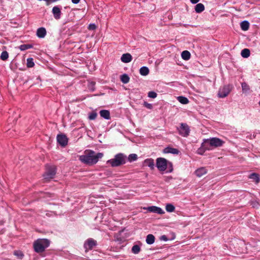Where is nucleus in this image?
<instances>
[{"instance_id": "f257e3e1", "label": "nucleus", "mask_w": 260, "mask_h": 260, "mask_svg": "<svg viewBox=\"0 0 260 260\" xmlns=\"http://www.w3.org/2000/svg\"><path fill=\"white\" fill-rule=\"evenodd\" d=\"M103 155V153H96L93 150H86L84 155L79 156V160L85 164L91 166L96 164Z\"/></svg>"}, {"instance_id": "f03ea898", "label": "nucleus", "mask_w": 260, "mask_h": 260, "mask_svg": "<svg viewBox=\"0 0 260 260\" xmlns=\"http://www.w3.org/2000/svg\"><path fill=\"white\" fill-rule=\"evenodd\" d=\"M127 156L122 153H119L114 156V158L107 160V164H110L112 167H117L126 163Z\"/></svg>"}, {"instance_id": "7ed1b4c3", "label": "nucleus", "mask_w": 260, "mask_h": 260, "mask_svg": "<svg viewBox=\"0 0 260 260\" xmlns=\"http://www.w3.org/2000/svg\"><path fill=\"white\" fill-rule=\"evenodd\" d=\"M50 244V242L46 239H38L34 243V248L37 253L43 252Z\"/></svg>"}, {"instance_id": "20e7f679", "label": "nucleus", "mask_w": 260, "mask_h": 260, "mask_svg": "<svg viewBox=\"0 0 260 260\" xmlns=\"http://www.w3.org/2000/svg\"><path fill=\"white\" fill-rule=\"evenodd\" d=\"M204 140L206 142L208 147L210 148V150L212 149V147H220L223 143V142L221 139L215 137L204 139Z\"/></svg>"}, {"instance_id": "39448f33", "label": "nucleus", "mask_w": 260, "mask_h": 260, "mask_svg": "<svg viewBox=\"0 0 260 260\" xmlns=\"http://www.w3.org/2000/svg\"><path fill=\"white\" fill-rule=\"evenodd\" d=\"M56 169L54 166L47 165L46 166V171L44 174V179L46 180H50L52 179L56 174Z\"/></svg>"}, {"instance_id": "423d86ee", "label": "nucleus", "mask_w": 260, "mask_h": 260, "mask_svg": "<svg viewBox=\"0 0 260 260\" xmlns=\"http://www.w3.org/2000/svg\"><path fill=\"white\" fill-rule=\"evenodd\" d=\"M180 135L183 137H187L190 133L189 126L185 123H181L179 127L177 128Z\"/></svg>"}, {"instance_id": "0eeeda50", "label": "nucleus", "mask_w": 260, "mask_h": 260, "mask_svg": "<svg viewBox=\"0 0 260 260\" xmlns=\"http://www.w3.org/2000/svg\"><path fill=\"white\" fill-rule=\"evenodd\" d=\"M168 165V161L166 159L159 157L156 159V167L160 171H164L166 170Z\"/></svg>"}, {"instance_id": "6e6552de", "label": "nucleus", "mask_w": 260, "mask_h": 260, "mask_svg": "<svg viewBox=\"0 0 260 260\" xmlns=\"http://www.w3.org/2000/svg\"><path fill=\"white\" fill-rule=\"evenodd\" d=\"M96 244V241L92 238L88 239L84 244V248L85 249V251L87 252L89 250H91Z\"/></svg>"}, {"instance_id": "1a4fd4ad", "label": "nucleus", "mask_w": 260, "mask_h": 260, "mask_svg": "<svg viewBox=\"0 0 260 260\" xmlns=\"http://www.w3.org/2000/svg\"><path fill=\"white\" fill-rule=\"evenodd\" d=\"M231 91V88L230 85H225L222 88H220L218 92V96L219 98H223L228 96Z\"/></svg>"}, {"instance_id": "9d476101", "label": "nucleus", "mask_w": 260, "mask_h": 260, "mask_svg": "<svg viewBox=\"0 0 260 260\" xmlns=\"http://www.w3.org/2000/svg\"><path fill=\"white\" fill-rule=\"evenodd\" d=\"M57 142L62 147H65L68 144V139L64 134H59L57 136Z\"/></svg>"}, {"instance_id": "9b49d317", "label": "nucleus", "mask_w": 260, "mask_h": 260, "mask_svg": "<svg viewBox=\"0 0 260 260\" xmlns=\"http://www.w3.org/2000/svg\"><path fill=\"white\" fill-rule=\"evenodd\" d=\"M146 209L150 212L156 213L159 214H163L165 213L164 211L161 208L156 206H150L147 207Z\"/></svg>"}, {"instance_id": "f8f14e48", "label": "nucleus", "mask_w": 260, "mask_h": 260, "mask_svg": "<svg viewBox=\"0 0 260 260\" xmlns=\"http://www.w3.org/2000/svg\"><path fill=\"white\" fill-rule=\"evenodd\" d=\"M206 150H210V148L208 147L206 142L203 140V142L201 144V146L197 150V153L203 155Z\"/></svg>"}, {"instance_id": "ddd939ff", "label": "nucleus", "mask_w": 260, "mask_h": 260, "mask_svg": "<svg viewBox=\"0 0 260 260\" xmlns=\"http://www.w3.org/2000/svg\"><path fill=\"white\" fill-rule=\"evenodd\" d=\"M52 13L55 19L58 20L60 18L61 11L58 6H55L53 8Z\"/></svg>"}, {"instance_id": "4468645a", "label": "nucleus", "mask_w": 260, "mask_h": 260, "mask_svg": "<svg viewBox=\"0 0 260 260\" xmlns=\"http://www.w3.org/2000/svg\"><path fill=\"white\" fill-rule=\"evenodd\" d=\"M132 60V56L129 53L123 54L121 57V60L124 63H128Z\"/></svg>"}, {"instance_id": "2eb2a0df", "label": "nucleus", "mask_w": 260, "mask_h": 260, "mask_svg": "<svg viewBox=\"0 0 260 260\" xmlns=\"http://www.w3.org/2000/svg\"><path fill=\"white\" fill-rule=\"evenodd\" d=\"M164 152L165 153H172L174 154H178L179 152L177 149L168 147L164 149Z\"/></svg>"}, {"instance_id": "dca6fc26", "label": "nucleus", "mask_w": 260, "mask_h": 260, "mask_svg": "<svg viewBox=\"0 0 260 260\" xmlns=\"http://www.w3.org/2000/svg\"><path fill=\"white\" fill-rule=\"evenodd\" d=\"M46 35V30L44 27H40L37 29V35L40 38H43Z\"/></svg>"}, {"instance_id": "f3484780", "label": "nucleus", "mask_w": 260, "mask_h": 260, "mask_svg": "<svg viewBox=\"0 0 260 260\" xmlns=\"http://www.w3.org/2000/svg\"><path fill=\"white\" fill-rule=\"evenodd\" d=\"M207 172V169L204 167H202L197 169L195 172V174L198 177H201L206 174Z\"/></svg>"}, {"instance_id": "a211bd4d", "label": "nucleus", "mask_w": 260, "mask_h": 260, "mask_svg": "<svg viewBox=\"0 0 260 260\" xmlns=\"http://www.w3.org/2000/svg\"><path fill=\"white\" fill-rule=\"evenodd\" d=\"M144 166H148L153 169L154 166V160L152 158H148L144 161Z\"/></svg>"}, {"instance_id": "6ab92c4d", "label": "nucleus", "mask_w": 260, "mask_h": 260, "mask_svg": "<svg viewBox=\"0 0 260 260\" xmlns=\"http://www.w3.org/2000/svg\"><path fill=\"white\" fill-rule=\"evenodd\" d=\"M100 115L102 117L105 119L109 120L110 119V114L108 110H102L100 112Z\"/></svg>"}, {"instance_id": "aec40b11", "label": "nucleus", "mask_w": 260, "mask_h": 260, "mask_svg": "<svg viewBox=\"0 0 260 260\" xmlns=\"http://www.w3.org/2000/svg\"><path fill=\"white\" fill-rule=\"evenodd\" d=\"M155 237L152 234H149L146 237V242L147 244L151 245L154 243Z\"/></svg>"}, {"instance_id": "412c9836", "label": "nucleus", "mask_w": 260, "mask_h": 260, "mask_svg": "<svg viewBox=\"0 0 260 260\" xmlns=\"http://www.w3.org/2000/svg\"><path fill=\"white\" fill-rule=\"evenodd\" d=\"M194 9L197 13H200L202 12L205 10V7L203 4L199 3L195 6Z\"/></svg>"}, {"instance_id": "4be33fe9", "label": "nucleus", "mask_w": 260, "mask_h": 260, "mask_svg": "<svg viewBox=\"0 0 260 260\" xmlns=\"http://www.w3.org/2000/svg\"><path fill=\"white\" fill-rule=\"evenodd\" d=\"M240 26L243 30L246 31L248 30L249 27V23L248 21L244 20L241 23Z\"/></svg>"}, {"instance_id": "5701e85b", "label": "nucleus", "mask_w": 260, "mask_h": 260, "mask_svg": "<svg viewBox=\"0 0 260 260\" xmlns=\"http://www.w3.org/2000/svg\"><path fill=\"white\" fill-rule=\"evenodd\" d=\"M149 73V70L147 67H142L140 69V74L142 76H146Z\"/></svg>"}, {"instance_id": "b1692460", "label": "nucleus", "mask_w": 260, "mask_h": 260, "mask_svg": "<svg viewBox=\"0 0 260 260\" xmlns=\"http://www.w3.org/2000/svg\"><path fill=\"white\" fill-rule=\"evenodd\" d=\"M182 58L185 60H188L190 58V53L187 50L183 51L181 53Z\"/></svg>"}, {"instance_id": "393cba45", "label": "nucleus", "mask_w": 260, "mask_h": 260, "mask_svg": "<svg viewBox=\"0 0 260 260\" xmlns=\"http://www.w3.org/2000/svg\"><path fill=\"white\" fill-rule=\"evenodd\" d=\"M249 178L253 179L256 183H258L259 182V177L258 174L253 173L249 175Z\"/></svg>"}, {"instance_id": "a878e982", "label": "nucleus", "mask_w": 260, "mask_h": 260, "mask_svg": "<svg viewBox=\"0 0 260 260\" xmlns=\"http://www.w3.org/2000/svg\"><path fill=\"white\" fill-rule=\"evenodd\" d=\"M250 52L248 49L245 48L241 51V55L244 58H247L250 56Z\"/></svg>"}, {"instance_id": "bb28decb", "label": "nucleus", "mask_w": 260, "mask_h": 260, "mask_svg": "<svg viewBox=\"0 0 260 260\" xmlns=\"http://www.w3.org/2000/svg\"><path fill=\"white\" fill-rule=\"evenodd\" d=\"M178 101L182 104H187L189 103L188 99L183 96H179L177 97Z\"/></svg>"}, {"instance_id": "cd10ccee", "label": "nucleus", "mask_w": 260, "mask_h": 260, "mask_svg": "<svg viewBox=\"0 0 260 260\" xmlns=\"http://www.w3.org/2000/svg\"><path fill=\"white\" fill-rule=\"evenodd\" d=\"M120 80L123 83L126 84L129 81V77L126 74H124L121 76Z\"/></svg>"}, {"instance_id": "c85d7f7f", "label": "nucleus", "mask_w": 260, "mask_h": 260, "mask_svg": "<svg viewBox=\"0 0 260 260\" xmlns=\"http://www.w3.org/2000/svg\"><path fill=\"white\" fill-rule=\"evenodd\" d=\"M127 158L129 162H132L138 159V156L136 154L132 153L129 154Z\"/></svg>"}, {"instance_id": "c756f323", "label": "nucleus", "mask_w": 260, "mask_h": 260, "mask_svg": "<svg viewBox=\"0 0 260 260\" xmlns=\"http://www.w3.org/2000/svg\"><path fill=\"white\" fill-rule=\"evenodd\" d=\"M32 45L31 44H23L19 46V49L21 51H24L28 49L32 48Z\"/></svg>"}, {"instance_id": "7c9ffc66", "label": "nucleus", "mask_w": 260, "mask_h": 260, "mask_svg": "<svg viewBox=\"0 0 260 260\" xmlns=\"http://www.w3.org/2000/svg\"><path fill=\"white\" fill-rule=\"evenodd\" d=\"M175 207L171 204H167L166 206V210L168 212H172L175 210Z\"/></svg>"}, {"instance_id": "2f4dec72", "label": "nucleus", "mask_w": 260, "mask_h": 260, "mask_svg": "<svg viewBox=\"0 0 260 260\" xmlns=\"http://www.w3.org/2000/svg\"><path fill=\"white\" fill-rule=\"evenodd\" d=\"M140 247L138 245H135L132 248V251L134 254H138L140 251Z\"/></svg>"}, {"instance_id": "473e14b6", "label": "nucleus", "mask_w": 260, "mask_h": 260, "mask_svg": "<svg viewBox=\"0 0 260 260\" xmlns=\"http://www.w3.org/2000/svg\"><path fill=\"white\" fill-rule=\"evenodd\" d=\"M9 57V54L7 51H4L2 52L0 58L2 60H6Z\"/></svg>"}, {"instance_id": "72a5a7b5", "label": "nucleus", "mask_w": 260, "mask_h": 260, "mask_svg": "<svg viewBox=\"0 0 260 260\" xmlns=\"http://www.w3.org/2000/svg\"><path fill=\"white\" fill-rule=\"evenodd\" d=\"M26 61H27L26 66L28 68H32L34 66L35 63L34 62V60L32 58H28L27 59Z\"/></svg>"}, {"instance_id": "f704fd0d", "label": "nucleus", "mask_w": 260, "mask_h": 260, "mask_svg": "<svg viewBox=\"0 0 260 260\" xmlns=\"http://www.w3.org/2000/svg\"><path fill=\"white\" fill-rule=\"evenodd\" d=\"M241 86L243 92H247L250 89L249 86L245 82L241 84Z\"/></svg>"}, {"instance_id": "c9c22d12", "label": "nucleus", "mask_w": 260, "mask_h": 260, "mask_svg": "<svg viewBox=\"0 0 260 260\" xmlns=\"http://www.w3.org/2000/svg\"><path fill=\"white\" fill-rule=\"evenodd\" d=\"M15 255L17 256L19 258L21 259L23 258L24 255L20 251H15L14 252Z\"/></svg>"}, {"instance_id": "e433bc0d", "label": "nucleus", "mask_w": 260, "mask_h": 260, "mask_svg": "<svg viewBox=\"0 0 260 260\" xmlns=\"http://www.w3.org/2000/svg\"><path fill=\"white\" fill-rule=\"evenodd\" d=\"M97 116V113L95 112H91L88 116V118L90 120H94Z\"/></svg>"}, {"instance_id": "4c0bfd02", "label": "nucleus", "mask_w": 260, "mask_h": 260, "mask_svg": "<svg viewBox=\"0 0 260 260\" xmlns=\"http://www.w3.org/2000/svg\"><path fill=\"white\" fill-rule=\"evenodd\" d=\"M148 96L150 98L154 99L157 96V93L154 91H149L148 93Z\"/></svg>"}, {"instance_id": "58836bf2", "label": "nucleus", "mask_w": 260, "mask_h": 260, "mask_svg": "<svg viewBox=\"0 0 260 260\" xmlns=\"http://www.w3.org/2000/svg\"><path fill=\"white\" fill-rule=\"evenodd\" d=\"M144 106L149 109H152L153 108V106L151 104L148 103L146 102L144 103Z\"/></svg>"}, {"instance_id": "ea45409f", "label": "nucleus", "mask_w": 260, "mask_h": 260, "mask_svg": "<svg viewBox=\"0 0 260 260\" xmlns=\"http://www.w3.org/2000/svg\"><path fill=\"white\" fill-rule=\"evenodd\" d=\"M96 28V25L94 24H90L88 26V29L90 30H94Z\"/></svg>"}, {"instance_id": "a19ab883", "label": "nucleus", "mask_w": 260, "mask_h": 260, "mask_svg": "<svg viewBox=\"0 0 260 260\" xmlns=\"http://www.w3.org/2000/svg\"><path fill=\"white\" fill-rule=\"evenodd\" d=\"M160 239L165 241H168V239L166 235H162L160 237Z\"/></svg>"}, {"instance_id": "79ce46f5", "label": "nucleus", "mask_w": 260, "mask_h": 260, "mask_svg": "<svg viewBox=\"0 0 260 260\" xmlns=\"http://www.w3.org/2000/svg\"><path fill=\"white\" fill-rule=\"evenodd\" d=\"M94 85H95V82H90L88 86L89 88H93L94 86Z\"/></svg>"}, {"instance_id": "37998d69", "label": "nucleus", "mask_w": 260, "mask_h": 260, "mask_svg": "<svg viewBox=\"0 0 260 260\" xmlns=\"http://www.w3.org/2000/svg\"><path fill=\"white\" fill-rule=\"evenodd\" d=\"M72 1V2L74 4H78L80 0H71Z\"/></svg>"}, {"instance_id": "c03bdc74", "label": "nucleus", "mask_w": 260, "mask_h": 260, "mask_svg": "<svg viewBox=\"0 0 260 260\" xmlns=\"http://www.w3.org/2000/svg\"><path fill=\"white\" fill-rule=\"evenodd\" d=\"M190 1L192 4H197V3H198L200 0H190Z\"/></svg>"}, {"instance_id": "a18cd8bd", "label": "nucleus", "mask_w": 260, "mask_h": 260, "mask_svg": "<svg viewBox=\"0 0 260 260\" xmlns=\"http://www.w3.org/2000/svg\"><path fill=\"white\" fill-rule=\"evenodd\" d=\"M169 164L171 165V166H172V164H171V162H170ZM171 167H172L171 169L169 170V172H172V170H173L172 166H171Z\"/></svg>"}, {"instance_id": "49530a36", "label": "nucleus", "mask_w": 260, "mask_h": 260, "mask_svg": "<svg viewBox=\"0 0 260 260\" xmlns=\"http://www.w3.org/2000/svg\"><path fill=\"white\" fill-rule=\"evenodd\" d=\"M259 105L260 106V100H259Z\"/></svg>"}]
</instances>
